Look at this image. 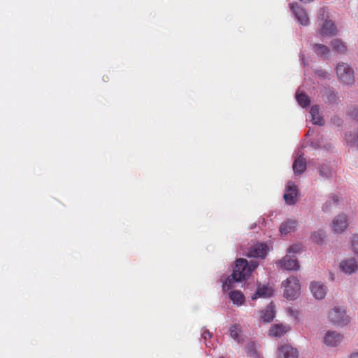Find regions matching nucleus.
I'll return each mask as SVG.
<instances>
[{"label":"nucleus","mask_w":358,"mask_h":358,"mask_svg":"<svg viewBox=\"0 0 358 358\" xmlns=\"http://www.w3.org/2000/svg\"><path fill=\"white\" fill-rule=\"evenodd\" d=\"M257 266L258 262L257 261L252 260L249 264L245 259H238L236 261L233 273L223 282V292H225L231 289L234 282H241L249 277Z\"/></svg>","instance_id":"f257e3e1"},{"label":"nucleus","mask_w":358,"mask_h":358,"mask_svg":"<svg viewBox=\"0 0 358 358\" xmlns=\"http://www.w3.org/2000/svg\"><path fill=\"white\" fill-rule=\"evenodd\" d=\"M282 286L285 287L283 296L288 300L296 299L301 290V285L297 278L290 276L282 282Z\"/></svg>","instance_id":"f03ea898"},{"label":"nucleus","mask_w":358,"mask_h":358,"mask_svg":"<svg viewBox=\"0 0 358 358\" xmlns=\"http://www.w3.org/2000/svg\"><path fill=\"white\" fill-rule=\"evenodd\" d=\"M338 80L345 85H352L355 83L353 69L346 63H339L336 68Z\"/></svg>","instance_id":"7ed1b4c3"},{"label":"nucleus","mask_w":358,"mask_h":358,"mask_svg":"<svg viewBox=\"0 0 358 358\" xmlns=\"http://www.w3.org/2000/svg\"><path fill=\"white\" fill-rule=\"evenodd\" d=\"M328 318L331 323L338 327L345 326L350 322V317L345 310L340 307L331 309L329 312Z\"/></svg>","instance_id":"20e7f679"},{"label":"nucleus","mask_w":358,"mask_h":358,"mask_svg":"<svg viewBox=\"0 0 358 358\" xmlns=\"http://www.w3.org/2000/svg\"><path fill=\"white\" fill-rule=\"evenodd\" d=\"M289 7L296 20L300 24L308 26L310 24V20L306 10L299 4L292 3L289 4Z\"/></svg>","instance_id":"39448f33"},{"label":"nucleus","mask_w":358,"mask_h":358,"mask_svg":"<svg viewBox=\"0 0 358 358\" xmlns=\"http://www.w3.org/2000/svg\"><path fill=\"white\" fill-rule=\"evenodd\" d=\"M268 246L265 243H257L248 248L246 255L248 257L264 259L268 252Z\"/></svg>","instance_id":"423d86ee"},{"label":"nucleus","mask_w":358,"mask_h":358,"mask_svg":"<svg viewBox=\"0 0 358 358\" xmlns=\"http://www.w3.org/2000/svg\"><path fill=\"white\" fill-rule=\"evenodd\" d=\"M277 358H298V350L289 344L284 343L278 345Z\"/></svg>","instance_id":"0eeeda50"},{"label":"nucleus","mask_w":358,"mask_h":358,"mask_svg":"<svg viewBox=\"0 0 358 358\" xmlns=\"http://www.w3.org/2000/svg\"><path fill=\"white\" fill-rule=\"evenodd\" d=\"M277 265L287 271H296L299 268V264L296 257L294 255H287L278 262Z\"/></svg>","instance_id":"6e6552de"},{"label":"nucleus","mask_w":358,"mask_h":358,"mask_svg":"<svg viewBox=\"0 0 358 358\" xmlns=\"http://www.w3.org/2000/svg\"><path fill=\"white\" fill-rule=\"evenodd\" d=\"M287 193L283 196V198L288 205H294L296 203L297 196V187L292 181H289L286 185Z\"/></svg>","instance_id":"1a4fd4ad"},{"label":"nucleus","mask_w":358,"mask_h":358,"mask_svg":"<svg viewBox=\"0 0 358 358\" xmlns=\"http://www.w3.org/2000/svg\"><path fill=\"white\" fill-rule=\"evenodd\" d=\"M343 336L336 331H328L324 338V343L328 346L335 347L341 343Z\"/></svg>","instance_id":"9d476101"},{"label":"nucleus","mask_w":358,"mask_h":358,"mask_svg":"<svg viewBox=\"0 0 358 358\" xmlns=\"http://www.w3.org/2000/svg\"><path fill=\"white\" fill-rule=\"evenodd\" d=\"M348 226L347 216L345 214L338 215L332 222V227L336 233L344 231Z\"/></svg>","instance_id":"9b49d317"},{"label":"nucleus","mask_w":358,"mask_h":358,"mask_svg":"<svg viewBox=\"0 0 358 358\" xmlns=\"http://www.w3.org/2000/svg\"><path fill=\"white\" fill-rule=\"evenodd\" d=\"M310 289L313 296L316 299H322L325 297L327 292V287L319 282H313L310 284Z\"/></svg>","instance_id":"f8f14e48"},{"label":"nucleus","mask_w":358,"mask_h":358,"mask_svg":"<svg viewBox=\"0 0 358 358\" xmlns=\"http://www.w3.org/2000/svg\"><path fill=\"white\" fill-rule=\"evenodd\" d=\"M319 33L322 36H336L337 34V28L332 20H326L320 29Z\"/></svg>","instance_id":"ddd939ff"},{"label":"nucleus","mask_w":358,"mask_h":358,"mask_svg":"<svg viewBox=\"0 0 358 358\" xmlns=\"http://www.w3.org/2000/svg\"><path fill=\"white\" fill-rule=\"evenodd\" d=\"M341 270L347 274L356 272L358 268L357 263L354 258L343 260L340 264Z\"/></svg>","instance_id":"4468645a"},{"label":"nucleus","mask_w":358,"mask_h":358,"mask_svg":"<svg viewBox=\"0 0 358 358\" xmlns=\"http://www.w3.org/2000/svg\"><path fill=\"white\" fill-rule=\"evenodd\" d=\"M273 295V289L268 285H259L256 292L252 296V299L258 298H269Z\"/></svg>","instance_id":"2eb2a0df"},{"label":"nucleus","mask_w":358,"mask_h":358,"mask_svg":"<svg viewBox=\"0 0 358 358\" xmlns=\"http://www.w3.org/2000/svg\"><path fill=\"white\" fill-rule=\"evenodd\" d=\"M311 121L313 124L322 126L324 124V120L320 114V107L317 105L313 106L310 110Z\"/></svg>","instance_id":"dca6fc26"},{"label":"nucleus","mask_w":358,"mask_h":358,"mask_svg":"<svg viewBox=\"0 0 358 358\" xmlns=\"http://www.w3.org/2000/svg\"><path fill=\"white\" fill-rule=\"evenodd\" d=\"M297 221L296 220H287L282 222L280 226V232L281 234H287L294 231L297 227Z\"/></svg>","instance_id":"f3484780"},{"label":"nucleus","mask_w":358,"mask_h":358,"mask_svg":"<svg viewBox=\"0 0 358 358\" xmlns=\"http://www.w3.org/2000/svg\"><path fill=\"white\" fill-rule=\"evenodd\" d=\"M274 308V303L273 302H271L266 306L265 310L262 311L261 318L264 322H270L273 320L275 317Z\"/></svg>","instance_id":"a211bd4d"},{"label":"nucleus","mask_w":358,"mask_h":358,"mask_svg":"<svg viewBox=\"0 0 358 358\" xmlns=\"http://www.w3.org/2000/svg\"><path fill=\"white\" fill-rule=\"evenodd\" d=\"M292 169L294 174L300 175L303 173L306 169V161L304 158L300 156L299 158L294 161Z\"/></svg>","instance_id":"6ab92c4d"},{"label":"nucleus","mask_w":358,"mask_h":358,"mask_svg":"<svg viewBox=\"0 0 358 358\" xmlns=\"http://www.w3.org/2000/svg\"><path fill=\"white\" fill-rule=\"evenodd\" d=\"M289 330V327L282 324H274L269 330V335L281 337Z\"/></svg>","instance_id":"aec40b11"},{"label":"nucleus","mask_w":358,"mask_h":358,"mask_svg":"<svg viewBox=\"0 0 358 358\" xmlns=\"http://www.w3.org/2000/svg\"><path fill=\"white\" fill-rule=\"evenodd\" d=\"M323 96L325 103L329 104H338L339 102L338 93L333 90H327Z\"/></svg>","instance_id":"412c9836"},{"label":"nucleus","mask_w":358,"mask_h":358,"mask_svg":"<svg viewBox=\"0 0 358 358\" xmlns=\"http://www.w3.org/2000/svg\"><path fill=\"white\" fill-rule=\"evenodd\" d=\"M229 297L234 304L237 306L242 305L245 301V296L242 292L239 290H234L229 293Z\"/></svg>","instance_id":"4be33fe9"},{"label":"nucleus","mask_w":358,"mask_h":358,"mask_svg":"<svg viewBox=\"0 0 358 358\" xmlns=\"http://www.w3.org/2000/svg\"><path fill=\"white\" fill-rule=\"evenodd\" d=\"M313 49L315 54L322 58L327 57L330 52L329 48L323 44L314 43L313 45Z\"/></svg>","instance_id":"5701e85b"},{"label":"nucleus","mask_w":358,"mask_h":358,"mask_svg":"<svg viewBox=\"0 0 358 358\" xmlns=\"http://www.w3.org/2000/svg\"><path fill=\"white\" fill-rule=\"evenodd\" d=\"M296 99L298 103L303 108H306L310 106V101L309 97L303 92H300L299 89L295 95Z\"/></svg>","instance_id":"b1692460"},{"label":"nucleus","mask_w":358,"mask_h":358,"mask_svg":"<svg viewBox=\"0 0 358 358\" xmlns=\"http://www.w3.org/2000/svg\"><path fill=\"white\" fill-rule=\"evenodd\" d=\"M325 231L322 229L313 231L310 235V238L314 243L322 245L325 238Z\"/></svg>","instance_id":"393cba45"},{"label":"nucleus","mask_w":358,"mask_h":358,"mask_svg":"<svg viewBox=\"0 0 358 358\" xmlns=\"http://www.w3.org/2000/svg\"><path fill=\"white\" fill-rule=\"evenodd\" d=\"M331 45L333 50L338 52V53H344L347 50L345 44L339 38L334 39L331 42Z\"/></svg>","instance_id":"a878e982"},{"label":"nucleus","mask_w":358,"mask_h":358,"mask_svg":"<svg viewBox=\"0 0 358 358\" xmlns=\"http://www.w3.org/2000/svg\"><path fill=\"white\" fill-rule=\"evenodd\" d=\"M247 355L252 358H258V354L256 350L255 343L253 341H250L247 343L245 348Z\"/></svg>","instance_id":"bb28decb"},{"label":"nucleus","mask_w":358,"mask_h":358,"mask_svg":"<svg viewBox=\"0 0 358 358\" xmlns=\"http://www.w3.org/2000/svg\"><path fill=\"white\" fill-rule=\"evenodd\" d=\"M320 175L324 178H329L332 176L331 167L326 164H322L318 167Z\"/></svg>","instance_id":"cd10ccee"},{"label":"nucleus","mask_w":358,"mask_h":358,"mask_svg":"<svg viewBox=\"0 0 358 358\" xmlns=\"http://www.w3.org/2000/svg\"><path fill=\"white\" fill-rule=\"evenodd\" d=\"M339 201V198L336 194H331L329 199L327 200L322 206V210L327 212L331 208L332 204H337Z\"/></svg>","instance_id":"c85d7f7f"},{"label":"nucleus","mask_w":358,"mask_h":358,"mask_svg":"<svg viewBox=\"0 0 358 358\" xmlns=\"http://www.w3.org/2000/svg\"><path fill=\"white\" fill-rule=\"evenodd\" d=\"M241 329L239 326L237 324H234L229 328V334L231 338H233L237 343H241V339L240 337Z\"/></svg>","instance_id":"c756f323"},{"label":"nucleus","mask_w":358,"mask_h":358,"mask_svg":"<svg viewBox=\"0 0 358 358\" xmlns=\"http://www.w3.org/2000/svg\"><path fill=\"white\" fill-rule=\"evenodd\" d=\"M303 250V246L301 244L292 245L287 248V255H294L299 253Z\"/></svg>","instance_id":"7c9ffc66"},{"label":"nucleus","mask_w":358,"mask_h":358,"mask_svg":"<svg viewBox=\"0 0 358 358\" xmlns=\"http://www.w3.org/2000/svg\"><path fill=\"white\" fill-rule=\"evenodd\" d=\"M345 139L348 143H354L358 148V130L355 134H346Z\"/></svg>","instance_id":"2f4dec72"},{"label":"nucleus","mask_w":358,"mask_h":358,"mask_svg":"<svg viewBox=\"0 0 358 358\" xmlns=\"http://www.w3.org/2000/svg\"><path fill=\"white\" fill-rule=\"evenodd\" d=\"M317 17L318 20H323L324 22L326 20H329V13L325 8L323 7L320 8L317 13Z\"/></svg>","instance_id":"473e14b6"},{"label":"nucleus","mask_w":358,"mask_h":358,"mask_svg":"<svg viewBox=\"0 0 358 358\" xmlns=\"http://www.w3.org/2000/svg\"><path fill=\"white\" fill-rule=\"evenodd\" d=\"M352 249L355 254L358 256V234L354 235L352 238Z\"/></svg>","instance_id":"72a5a7b5"},{"label":"nucleus","mask_w":358,"mask_h":358,"mask_svg":"<svg viewBox=\"0 0 358 358\" xmlns=\"http://www.w3.org/2000/svg\"><path fill=\"white\" fill-rule=\"evenodd\" d=\"M348 114L351 117L358 122V107L353 108L349 111Z\"/></svg>","instance_id":"f704fd0d"},{"label":"nucleus","mask_w":358,"mask_h":358,"mask_svg":"<svg viewBox=\"0 0 358 358\" xmlns=\"http://www.w3.org/2000/svg\"><path fill=\"white\" fill-rule=\"evenodd\" d=\"M315 74L317 75L319 77L325 78H327L328 73L326 71L323 69H317L315 71Z\"/></svg>","instance_id":"c9c22d12"},{"label":"nucleus","mask_w":358,"mask_h":358,"mask_svg":"<svg viewBox=\"0 0 358 358\" xmlns=\"http://www.w3.org/2000/svg\"><path fill=\"white\" fill-rule=\"evenodd\" d=\"M213 336L212 333H210L208 330L207 329H205L203 331V332L201 334V336L202 338L204 339V340H206L207 338H211Z\"/></svg>","instance_id":"e433bc0d"},{"label":"nucleus","mask_w":358,"mask_h":358,"mask_svg":"<svg viewBox=\"0 0 358 358\" xmlns=\"http://www.w3.org/2000/svg\"><path fill=\"white\" fill-rule=\"evenodd\" d=\"M331 120L334 122V123L336 124V125H338V126H340L343 123L342 120L337 116H334L331 119Z\"/></svg>","instance_id":"4c0bfd02"},{"label":"nucleus","mask_w":358,"mask_h":358,"mask_svg":"<svg viewBox=\"0 0 358 358\" xmlns=\"http://www.w3.org/2000/svg\"><path fill=\"white\" fill-rule=\"evenodd\" d=\"M300 57H301V62H303V65H306V62H305V59H304V55L303 54H301L300 55Z\"/></svg>","instance_id":"58836bf2"},{"label":"nucleus","mask_w":358,"mask_h":358,"mask_svg":"<svg viewBox=\"0 0 358 358\" xmlns=\"http://www.w3.org/2000/svg\"><path fill=\"white\" fill-rule=\"evenodd\" d=\"M350 358H358V352L352 354Z\"/></svg>","instance_id":"ea45409f"},{"label":"nucleus","mask_w":358,"mask_h":358,"mask_svg":"<svg viewBox=\"0 0 358 358\" xmlns=\"http://www.w3.org/2000/svg\"><path fill=\"white\" fill-rule=\"evenodd\" d=\"M256 225H257V224H256V223L252 224L250 226V229H255V228L256 227Z\"/></svg>","instance_id":"a19ab883"}]
</instances>
